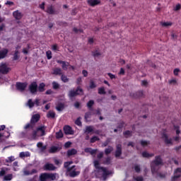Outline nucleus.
Instances as JSON below:
<instances>
[{"mask_svg": "<svg viewBox=\"0 0 181 181\" xmlns=\"http://www.w3.org/2000/svg\"><path fill=\"white\" fill-rule=\"evenodd\" d=\"M49 181L57 180L59 179V174L57 173H48Z\"/></svg>", "mask_w": 181, "mask_h": 181, "instance_id": "nucleus-11", "label": "nucleus"}, {"mask_svg": "<svg viewBox=\"0 0 181 181\" xmlns=\"http://www.w3.org/2000/svg\"><path fill=\"white\" fill-rule=\"evenodd\" d=\"M61 78L64 83H67V81H69V78H67V76H66L62 75Z\"/></svg>", "mask_w": 181, "mask_h": 181, "instance_id": "nucleus-52", "label": "nucleus"}, {"mask_svg": "<svg viewBox=\"0 0 181 181\" xmlns=\"http://www.w3.org/2000/svg\"><path fill=\"white\" fill-rule=\"evenodd\" d=\"M162 26H163L164 28H169V26H172V23H169V22H163L161 23Z\"/></svg>", "mask_w": 181, "mask_h": 181, "instance_id": "nucleus-38", "label": "nucleus"}, {"mask_svg": "<svg viewBox=\"0 0 181 181\" xmlns=\"http://www.w3.org/2000/svg\"><path fill=\"white\" fill-rule=\"evenodd\" d=\"M94 131V128L91 126H88L86 127V134H90V132H93Z\"/></svg>", "mask_w": 181, "mask_h": 181, "instance_id": "nucleus-31", "label": "nucleus"}, {"mask_svg": "<svg viewBox=\"0 0 181 181\" xmlns=\"http://www.w3.org/2000/svg\"><path fill=\"white\" fill-rule=\"evenodd\" d=\"M94 105V100H89L87 103V107L91 108L92 106Z\"/></svg>", "mask_w": 181, "mask_h": 181, "instance_id": "nucleus-45", "label": "nucleus"}, {"mask_svg": "<svg viewBox=\"0 0 181 181\" xmlns=\"http://www.w3.org/2000/svg\"><path fill=\"white\" fill-rule=\"evenodd\" d=\"M83 94V89L80 87H78L76 90L69 91V97H75V95H78Z\"/></svg>", "mask_w": 181, "mask_h": 181, "instance_id": "nucleus-6", "label": "nucleus"}, {"mask_svg": "<svg viewBox=\"0 0 181 181\" xmlns=\"http://www.w3.org/2000/svg\"><path fill=\"white\" fill-rule=\"evenodd\" d=\"M52 86H53V88H59V83H56V82H53L52 83Z\"/></svg>", "mask_w": 181, "mask_h": 181, "instance_id": "nucleus-56", "label": "nucleus"}, {"mask_svg": "<svg viewBox=\"0 0 181 181\" xmlns=\"http://www.w3.org/2000/svg\"><path fill=\"white\" fill-rule=\"evenodd\" d=\"M98 141V136H93V137H92L91 139H90V142L92 143V144H93V142H95V141Z\"/></svg>", "mask_w": 181, "mask_h": 181, "instance_id": "nucleus-51", "label": "nucleus"}, {"mask_svg": "<svg viewBox=\"0 0 181 181\" xmlns=\"http://www.w3.org/2000/svg\"><path fill=\"white\" fill-rule=\"evenodd\" d=\"M82 74H83V77H87L88 76V72L86 70H83Z\"/></svg>", "mask_w": 181, "mask_h": 181, "instance_id": "nucleus-55", "label": "nucleus"}, {"mask_svg": "<svg viewBox=\"0 0 181 181\" xmlns=\"http://www.w3.org/2000/svg\"><path fill=\"white\" fill-rule=\"evenodd\" d=\"M46 131V127L40 126L37 127V130L33 132L32 134L33 139H37L39 136H43L45 135Z\"/></svg>", "mask_w": 181, "mask_h": 181, "instance_id": "nucleus-4", "label": "nucleus"}, {"mask_svg": "<svg viewBox=\"0 0 181 181\" xmlns=\"http://www.w3.org/2000/svg\"><path fill=\"white\" fill-rule=\"evenodd\" d=\"M6 162H13V160H15V157L13 156H10L8 158L7 160H6Z\"/></svg>", "mask_w": 181, "mask_h": 181, "instance_id": "nucleus-53", "label": "nucleus"}, {"mask_svg": "<svg viewBox=\"0 0 181 181\" xmlns=\"http://www.w3.org/2000/svg\"><path fill=\"white\" fill-rule=\"evenodd\" d=\"M57 63L62 64V67L63 70H67V69H71V70H74V66H71L69 64V62L57 60Z\"/></svg>", "mask_w": 181, "mask_h": 181, "instance_id": "nucleus-5", "label": "nucleus"}, {"mask_svg": "<svg viewBox=\"0 0 181 181\" xmlns=\"http://www.w3.org/2000/svg\"><path fill=\"white\" fill-rule=\"evenodd\" d=\"M47 118H54V117H56V113H54V112L50 110L47 112Z\"/></svg>", "mask_w": 181, "mask_h": 181, "instance_id": "nucleus-29", "label": "nucleus"}, {"mask_svg": "<svg viewBox=\"0 0 181 181\" xmlns=\"http://www.w3.org/2000/svg\"><path fill=\"white\" fill-rule=\"evenodd\" d=\"M134 180H136V181H144V177H142V176H137V177H135L134 176Z\"/></svg>", "mask_w": 181, "mask_h": 181, "instance_id": "nucleus-41", "label": "nucleus"}, {"mask_svg": "<svg viewBox=\"0 0 181 181\" xmlns=\"http://www.w3.org/2000/svg\"><path fill=\"white\" fill-rule=\"evenodd\" d=\"M141 145H142V146H146L149 145V141H141Z\"/></svg>", "mask_w": 181, "mask_h": 181, "instance_id": "nucleus-54", "label": "nucleus"}, {"mask_svg": "<svg viewBox=\"0 0 181 181\" xmlns=\"http://www.w3.org/2000/svg\"><path fill=\"white\" fill-rule=\"evenodd\" d=\"M4 138H9V133L6 132L5 135L0 134V139H4Z\"/></svg>", "mask_w": 181, "mask_h": 181, "instance_id": "nucleus-47", "label": "nucleus"}, {"mask_svg": "<svg viewBox=\"0 0 181 181\" xmlns=\"http://www.w3.org/2000/svg\"><path fill=\"white\" fill-rule=\"evenodd\" d=\"M180 8H181L180 4H177L174 8V11H180Z\"/></svg>", "mask_w": 181, "mask_h": 181, "instance_id": "nucleus-58", "label": "nucleus"}, {"mask_svg": "<svg viewBox=\"0 0 181 181\" xmlns=\"http://www.w3.org/2000/svg\"><path fill=\"white\" fill-rule=\"evenodd\" d=\"M73 163L72 161H68L64 163V167L67 168L68 174L71 177H75V176H78V175H80V172L76 171V169H74V166L69 167Z\"/></svg>", "mask_w": 181, "mask_h": 181, "instance_id": "nucleus-3", "label": "nucleus"}, {"mask_svg": "<svg viewBox=\"0 0 181 181\" xmlns=\"http://www.w3.org/2000/svg\"><path fill=\"white\" fill-rule=\"evenodd\" d=\"M107 75L109 76L110 78H111V80H113V78H115V75L111 73L107 74Z\"/></svg>", "mask_w": 181, "mask_h": 181, "instance_id": "nucleus-60", "label": "nucleus"}, {"mask_svg": "<svg viewBox=\"0 0 181 181\" xmlns=\"http://www.w3.org/2000/svg\"><path fill=\"white\" fill-rule=\"evenodd\" d=\"M181 174V168H177L174 172V176L172 177V181H177Z\"/></svg>", "mask_w": 181, "mask_h": 181, "instance_id": "nucleus-9", "label": "nucleus"}, {"mask_svg": "<svg viewBox=\"0 0 181 181\" xmlns=\"http://www.w3.org/2000/svg\"><path fill=\"white\" fill-rule=\"evenodd\" d=\"M9 71V68L6 66V64H1L0 65V73H2L3 74H6Z\"/></svg>", "mask_w": 181, "mask_h": 181, "instance_id": "nucleus-10", "label": "nucleus"}, {"mask_svg": "<svg viewBox=\"0 0 181 181\" xmlns=\"http://www.w3.org/2000/svg\"><path fill=\"white\" fill-rule=\"evenodd\" d=\"M91 115H93V113L91 112L86 113L85 115L86 121H89V119L91 118Z\"/></svg>", "mask_w": 181, "mask_h": 181, "instance_id": "nucleus-35", "label": "nucleus"}, {"mask_svg": "<svg viewBox=\"0 0 181 181\" xmlns=\"http://www.w3.org/2000/svg\"><path fill=\"white\" fill-rule=\"evenodd\" d=\"M44 169L45 170H54L56 167L53 164L47 163L44 165Z\"/></svg>", "mask_w": 181, "mask_h": 181, "instance_id": "nucleus-15", "label": "nucleus"}, {"mask_svg": "<svg viewBox=\"0 0 181 181\" xmlns=\"http://www.w3.org/2000/svg\"><path fill=\"white\" fill-rule=\"evenodd\" d=\"M163 138L165 144H167V145H172L173 140L172 139H169V137H168V134L164 133L163 134Z\"/></svg>", "mask_w": 181, "mask_h": 181, "instance_id": "nucleus-14", "label": "nucleus"}, {"mask_svg": "<svg viewBox=\"0 0 181 181\" xmlns=\"http://www.w3.org/2000/svg\"><path fill=\"white\" fill-rule=\"evenodd\" d=\"M29 128H33V126L30 124H28L24 127V129H29Z\"/></svg>", "mask_w": 181, "mask_h": 181, "instance_id": "nucleus-57", "label": "nucleus"}, {"mask_svg": "<svg viewBox=\"0 0 181 181\" xmlns=\"http://www.w3.org/2000/svg\"><path fill=\"white\" fill-rule=\"evenodd\" d=\"M100 0H88V4L90 5V6H95V5L100 4Z\"/></svg>", "mask_w": 181, "mask_h": 181, "instance_id": "nucleus-19", "label": "nucleus"}, {"mask_svg": "<svg viewBox=\"0 0 181 181\" xmlns=\"http://www.w3.org/2000/svg\"><path fill=\"white\" fill-rule=\"evenodd\" d=\"M30 181H40V177L35 175L33 179L30 180Z\"/></svg>", "mask_w": 181, "mask_h": 181, "instance_id": "nucleus-50", "label": "nucleus"}, {"mask_svg": "<svg viewBox=\"0 0 181 181\" xmlns=\"http://www.w3.org/2000/svg\"><path fill=\"white\" fill-rule=\"evenodd\" d=\"M35 104V105L39 106V99H36L35 103L32 101V99H30L27 103V105L29 106V108H32L34 107Z\"/></svg>", "mask_w": 181, "mask_h": 181, "instance_id": "nucleus-12", "label": "nucleus"}, {"mask_svg": "<svg viewBox=\"0 0 181 181\" xmlns=\"http://www.w3.org/2000/svg\"><path fill=\"white\" fill-rule=\"evenodd\" d=\"M37 146L38 148H40V151H41V152H43V151L46 149V146H44L43 143L42 142L37 143Z\"/></svg>", "mask_w": 181, "mask_h": 181, "instance_id": "nucleus-24", "label": "nucleus"}, {"mask_svg": "<svg viewBox=\"0 0 181 181\" xmlns=\"http://www.w3.org/2000/svg\"><path fill=\"white\" fill-rule=\"evenodd\" d=\"M174 129H175V131L176 132V134H177V136H175V137L174 138V139H175L176 141H179V139H180V138H179V136H178L177 135H179V134H180V130L179 127H177V126H174Z\"/></svg>", "mask_w": 181, "mask_h": 181, "instance_id": "nucleus-21", "label": "nucleus"}, {"mask_svg": "<svg viewBox=\"0 0 181 181\" xmlns=\"http://www.w3.org/2000/svg\"><path fill=\"white\" fill-rule=\"evenodd\" d=\"M40 181H49L48 173H42L40 175Z\"/></svg>", "mask_w": 181, "mask_h": 181, "instance_id": "nucleus-16", "label": "nucleus"}, {"mask_svg": "<svg viewBox=\"0 0 181 181\" xmlns=\"http://www.w3.org/2000/svg\"><path fill=\"white\" fill-rule=\"evenodd\" d=\"M124 136H127V137L131 136V132H129V131H126V132H124Z\"/></svg>", "mask_w": 181, "mask_h": 181, "instance_id": "nucleus-61", "label": "nucleus"}, {"mask_svg": "<svg viewBox=\"0 0 181 181\" xmlns=\"http://www.w3.org/2000/svg\"><path fill=\"white\" fill-rule=\"evenodd\" d=\"M160 165H162V159L160 156L156 157L155 160L151 163V172L153 175L156 174L162 177V175H160V174H159V173L158 172V170H159V166H160Z\"/></svg>", "mask_w": 181, "mask_h": 181, "instance_id": "nucleus-1", "label": "nucleus"}, {"mask_svg": "<svg viewBox=\"0 0 181 181\" xmlns=\"http://www.w3.org/2000/svg\"><path fill=\"white\" fill-rule=\"evenodd\" d=\"M76 125H78L80 127L81 125V118L78 117L76 121H75Z\"/></svg>", "mask_w": 181, "mask_h": 181, "instance_id": "nucleus-46", "label": "nucleus"}, {"mask_svg": "<svg viewBox=\"0 0 181 181\" xmlns=\"http://www.w3.org/2000/svg\"><path fill=\"white\" fill-rule=\"evenodd\" d=\"M57 151H59V147L55 146H52L49 149L51 153H54V152H57Z\"/></svg>", "mask_w": 181, "mask_h": 181, "instance_id": "nucleus-33", "label": "nucleus"}, {"mask_svg": "<svg viewBox=\"0 0 181 181\" xmlns=\"http://www.w3.org/2000/svg\"><path fill=\"white\" fill-rule=\"evenodd\" d=\"M142 156L143 158H152V156H153V153H149L146 151H144L142 153Z\"/></svg>", "mask_w": 181, "mask_h": 181, "instance_id": "nucleus-28", "label": "nucleus"}, {"mask_svg": "<svg viewBox=\"0 0 181 181\" xmlns=\"http://www.w3.org/2000/svg\"><path fill=\"white\" fill-rule=\"evenodd\" d=\"M29 90L32 94H36V93H37V83H36V82L32 83L29 86Z\"/></svg>", "mask_w": 181, "mask_h": 181, "instance_id": "nucleus-8", "label": "nucleus"}, {"mask_svg": "<svg viewBox=\"0 0 181 181\" xmlns=\"http://www.w3.org/2000/svg\"><path fill=\"white\" fill-rule=\"evenodd\" d=\"M6 54H8V49H4L0 51V60L1 59H4V57H6Z\"/></svg>", "mask_w": 181, "mask_h": 181, "instance_id": "nucleus-23", "label": "nucleus"}, {"mask_svg": "<svg viewBox=\"0 0 181 181\" xmlns=\"http://www.w3.org/2000/svg\"><path fill=\"white\" fill-rule=\"evenodd\" d=\"M115 156H116V158L121 156V145L117 146V151L115 153Z\"/></svg>", "mask_w": 181, "mask_h": 181, "instance_id": "nucleus-25", "label": "nucleus"}, {"mask_svg": "<svg viewBox=\"0 0 181 181\" xmlns=\"http://www.w3.org/2000/svg\"><path fill=\"white\" fill-rule=\"evenodd\" d=\"M47 13L50 15H53V13H54V9L52 6H49L47 8Z\"/></svg>", "mask_w": 181, "mask_h": 181, "instance_id": "nucleus-36", "label": "nucleus"}, {"mask_svg": "<svg viewBox=\"0 0 181 181\" xmlns=\"http://www.w3.org/2000/svg\"><path fill=\"white\" fill-rule=\"evenodd\" d=\"M64 131L66 135H73V134H74V132H73V129H71L70 126H65L64 127Z\"/></svg>", "mask_w": 181, "mask_h": 181, "instance_id": "nucleus-13", "label": "nucleus"}, {"mask_svg": "<svg viewBox=\"0 0 181 181\" xmlns=\"http://www.w3.org/2000/svg\"><path fill=\"white\" fill-rule=\"evenodd\" d=\"M13 16L15 18V19H21L22 18V13L19 11H16L13 13Z\"/></svg>", "mask_w": 181, "mask_h": 181, "instance_id": "nucleus-17", "label": "nucleus"}, {"mask_svg": "<svg viewBox=\"0 0 181 181\" xmlns=\"http://www.w3.org/2000/svg\"><path fill=\"white\" fill-rule=\"evenodd\" d=\"M39 118H40V115H39V114L33 115L31 118V124H35V122H37L39 121Z\"/></svg>", "mask_w": 181, "mask_h": 181, "instance_id": "nucleus-18", "label": "nucleus"}, {"mask_svg": "<svg viewBox=\"0 0 181 181\" xmlns=\"http://www.w3.org/2000/svg\"><path fill=\"white\" fill-rule=\"evenodd\" d=\"M30 156V153L28 151L20 153V158H29Z\"/></svg>", "mask_w": 181, "mask_h": 181, "instance_id": "nucleus-26", "label": "nucleus"}, {"mask_svg": "<svg viewBox=\"0 0 181 181\" xmlns=\"http://www.w3.org/2000/svg\"><path fill=\"white\" fill-rule=\"evenodd\" d=\"M179 73H180V69L178 68H176L173 71L174 76H179Z\"/></svg>", "mask_w": 181, "mask_h": 181, "instance_id": "nucleus-43", "label": "nucleus"}, {"mask_svg": "<svg viewBox=\"0 0 181 181\" xmlns=\"http://www.w3.org/2000/svg\"><path fill=\"white\" fill-rule=\"evenodd\" d=\"M98 94H106L105 88L100 87L98 88Z\"/></svg>", "mask_w": 181, "mask_h": 181, "instance_id": "nucleus-37", "label": "nucleus"}, {"mask_svg": "<svg viewBox=\"0 0 181 181\" xmlns=\"http://www.w3.org/2000/svg\"><path fill=\"white\" fill-rule=\"evenodd\" d=\"M97 87V85L95 83H94L93 81H90L89 88H95Z\"/></svg>", "mask_w": 181, "mask_h": 181, "instance_id": "nucleus-40", "label": "nucleus"}, {"mask_svg": "<svg viewBox=\"0 0 181 181\" xmlns=\"http://www.w3.org/2000/svg\"><path fill=\"white\" fill-rule=\"evenodd\" d=\"M85 152H86V153H90V155H95V153H97V150H94L91 148H85Z\"/></svg>", "mask_w": 181, "mask_h": 181, "instance_id": "nucleus-20", "label": "nucleus"}, {"mask_svg": "<svg viewBox=\"0 0 181 181\" xmlns=\"http://www.w3.org/2000/svg\"><path fill=\"white\" fill-rule=\"evenodd\" d=\"M64 108V105L62 103H59L57 105L56 109L57 111H63Z\"/></svg>", "mask_w": 181, "mask_h": 181, "instance_id": "nucleus-32", "label": "nucleus"}, {"mask_svg": "<svg viewBox=\"0 0 181 181\" xmlns=\"http://www.w3.org/2000/svg\"><path fill=\"white\" fill-rule=\"evenodd\" d=\"M6 5H8L9 6H12V5H13V2L11 1H7L6 2Z\"/></svg>", "mask_w": 181, "mask_h": 181, "instance_id": "nucleus-63", "label": "nucleus"}, {"mask_svg": "<svg viewBox=\"0 0 181 181\" xmlns=\"http://www.w3.org/2000/svg\"><path fill=\"white\" fill-rule=\"evenodd\" d=\"M45 87H46V85L44 83H40L38 87V90L40 93H43V91H45Z\"/></svg>", "mask_w": 181, "mask_h": 181, "instance_id": "nucleus-30", "label": "nucleus"}, {"mask_svg": "<svg viewBox=\"0 0 181 181\" xmlns=\"http://www.w3.org/2000/svg\"><path fill=\"white\" fill-rule=\"evenodd\" d=\"M170 163H175V165H177V160H175V158H172L170 161Z\"/></svg>", "mask_w": 181, "mask_h": 181, "instance_id": "nucleus-62", "label": "nucleus"}, {"mask_svg": "<svg viewBox=\"0 0 181 181\" xmlns=\"http://www.w3.org/2000/svg\"><path fill=\"white\" fill-rule=\"evenodd\" d=\"M94 166H95V169L98 170V172H99V173H102L104 180H105V177H107V176H108V175H111V172L108 171V170H107V168L100 167V161H98L97 160H95L94 161Z\"/></svg>", "mask_w": 181, "mask_h": 181, "instance_id": "nucleus-2", "label": "nucleus"}, {"mask_svg": "<svg viewBox=\"0 0 181 181\" xmlns=\"http://www.w3.org/2000/svg\"><path fill=\"white\" fill-rule=\"evenodd\" d=\"M76 153H77V150H76L74 148H72L67 151L68 156H73V155H76Z\"/></svg>", "mask_w": 181, "mask_h": 181, "instance_id": "nucleus-27", "label": "nucleus"}, {"mask_svg": "<svg viewBox=\"0 0 181 181\" xmlns=\"http://www.w3.org/2000/svg\"><path fill=\"white\" fill-rule=\"evenodd\" d=\"M134 170H136V172H139V170H141V168H139V165H134Z\"/></svg>", "mask_w": 181, "mask_h": 181, "instance_id": "nucleus-59", "label": "nucleus"}, {"mask_svg": "<svg viewBox=\"0 0 181 181\" xmlns=\"http://www.w3.org/2000/svg\"><path fill=\"white\" fill-rule=\"evenodd\" d=\"M56 137L57 139L59 138H63V132H62V131H59L58 132L56 133Z\"/></svg>", "mask_w": 181, "mask_h": 181, "instance_id": "nucleus-42", "label": "nucleus"}, {"mask_svg": "<svg viewBox=\"0 0 181 181\" xmlns=\"http://www.w3.org/2000/svg\"><path fill=\"white\" fill-rule=\"evenodd\" d=\"M33 173H36V170H33L32 171L24 170V175H32Z\"/></svg>", "mask_w": 181, "mask_h": 181, "instance_id": "nucleus-39", "label": "nucleus"}, {"mask_svg": "<svg viewBox=\"0 0 181 181\" xmlns=\"http://www.w3.org/2000/svg\"><path fill=\"white\" fill-rule=\"evenodd\" d=\"M4 180H12V174L4 176Z\"/></svg>", "mask_w": 181, "mask_h": 181, "instance_id": "nucleus-44", "label": "nucleus"}, {"mask_svg": "<svg viewBox=\"0 0 181 181\" xmlns=\"http://www.w3.org/2000/svg\"><path fill=\"white\" fill-rule=\"evenodd\" d=\"M53 74H62V69L60 68H55L53 69Z\"/></svg>", "mask_w": 181, "mask_h": 181, "instance_id": "nucleus-34", "label": "nucleus"}, {"mask_svg": "<svg viewBox=\"0 0 181 181\" xmlns=\"http://www.w3.org/2000/svg\"><path fill=\"white\" fill-rule=\"evenodd\" d=\"M111 152H112V147H108L105 149L106 155H108V153H111Z\"/></svg>", "mask_w": 181, "mask_h": 181, "instance_id": "nucleus-48", "label": "nucleus"}, {"mask_svg": "<svg viewBox=\"0 0 181 181\" xmlns=\"http://www.w3.org/2000/svg\"><path fill=\"white\" fill-rule=\"evenodd\" d=\"M81 81H82V78L81 77L78 78L76 80V84H80Z\"/></svg>", "mask_w": 181, "mask_h": 181, "instance_id": "nucleus-64", "label": "nucleus"}, {"mask_svg": "<svg viewBox=\"0 0 181 181\" xmlns=\"http://www.w3.org/2000/svg\"><path fill=\"white\" fill-rule=\"evenodd\" d=\"M169 84H170L171 86H177V84H179L177 83V78H171L169 81H168Z\"/></svg>", "mask_w": 181, "mask_h": 181, "instance_id": "nucleus-22", "label": "nucleus"}, {"mask_svg": "<svg viewBox=\"0 0 181 181\" xmlns=\"http://www.w3.org/2000/svg\"><path fill=\"white\" fill-rule=\"evenodd\" d=\"M27 86L28 83H26L17 82L16 85V89L18 90V91H24Z\"/></svg>", "mask_w": 181, "mask_h": 181, "instance_id": "nucleus-7", "label": "nucleus"}, {"mask_svg": "<svg viewBox=\"0 0 181 181\" xmlns=\"http://www.w3.org/2000/svg\"><path fill=\"white\" fill-rule=\"evenodd\" d=\"M46 54L48 60H50V59H52V51H47Z\"/></svg>", "mask_w": 181, "mask_h": 181, "instance_id": "nucleus-49", "label": "nucleus"}]
</instances>
